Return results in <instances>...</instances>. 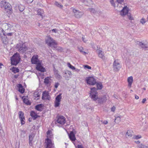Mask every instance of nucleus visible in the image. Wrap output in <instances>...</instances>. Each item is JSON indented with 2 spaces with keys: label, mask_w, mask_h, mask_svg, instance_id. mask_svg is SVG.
I'll return each instance as SVG.
<instances>
[{
  "label": "nucleus",
  "mask_w": 148,
  "mask_h": 148,
  "mask_svg": "<svg viewBox=\"0 0 148 148\" xmlns=\"http://www.w3.org/2000/svg\"><path fill=\"white\" fill-rule=\"evenodd\" d=\"M16 48L18 52L22 53H24L27 49L25 43L22 41H20L16 45Z\"/></svg>",
  "instance_id": "nucleus-1"
},
{
  "label": "nucleus",
  "mask_w": 148,
  "mask_h": 148,
  "mask_svg": "<svg viewBox=\"0 0 148 148\" xmlns=\"http://www.w3.org/2000/svg\"><path fill=\"white\" fill-rule=\"evenodd\" d=\"M45 41L48 46L55 49L57 48V43L51 37L49 36L47 37L46 38Z\"/></svg>",
  "instance_id": "nucleus-2"
},
{
  "label": "nucleus",
  "mask_w": 148,
  "mask_h": 148,
  "mask_svg": "<svg viewBox=\"0 0 148 148\" xmlns=\"http://www.w3.org/2000/svg\"><path fill=\"white\" fill-rule=\"evenodd\" d=\"M20 59L19 54L16 53L11 58V64L12 65H16L18 63Z\"/></svg>",
  "instance_id": "nucleus-3"
},
{
  "label": "nucleus",
  "mask_w": 148,
  "mask_h": 148,
  "mask_svg": "<svg viewBox=\"0 0 148 148\" xmlns=\"http://www.w3.org/2000/svg\"><path fill=\"white\" fill-rule=\"evenodd\" d=\"M129 11L128 8L126 6L123 8V9L120 12V14L122 16L125 15L127 14V16L129 20H134L133 18L131 15L130 13H128Z\"/></svg>",
  "instance_id": "nucleus-4"
},
{
  "label": "nucleus",
  "mask_w": 148,
  "mask_h": 148,
  "mask_svg": "<svg viewBox=\"0 0 148 148\" xmlns=\"http://www.w3.org/2000/svg\"><path fill=\"white\" fill-rule=\"evenodd\" d=\"M90 96L94 101H95L98 99L97 93L95 88L93 87L91 88Z\"/></svg>",
  "instance_id": "nucleus-5"
},
{
  "label": "nucleus",
  "mask_w": 148,
  "mask_h": 148,
  "mask_svg": "<svg viewBox=\"0 0 148 148\" xmlns=\"http://www.w3.org/2000/svg\"><path fill=\"white\" fill-rule=\"evenodd\" d=\"M113 70L115 71H118L121 68L120 63L117 59H114L113 63Z\"/></svg>",
  "instance_id": "nucleus-6"
},
{
  "label": "nucleus",
  "mask_w": 148,
  "mask_h": 148,
  "mask_svg": "<svg viewBox=\"0 0 148 148\" xmlns=\"http://www.w3.org/2000/svg\"><path fill=\"white\" fill-rule=\"evenodd\" d=\"M86 81L87 84L89 85H94L96 83L95 79L91 77H86Z\"/></svg>",
  "instance_id": "nucleus-7"
},
{
  "label": "nucleus",
  "mask_w": 148,
  "mask_h": 148,
  "mask_svg": "<svg viewBox=\"0 0 148 148\" xmlns=\"http://www.w3.org/2000/svg\"><path fill=\"white\" fill-rule=\"evenodd\" d=\"M45 143L46 144L45 148H54V143L49 138H47L46 139Z\"/></svg>",
  "instance_id": "nucleus-8"
},
{
  "label": "nucleus",
  "mask_w": 148,
  "mask_h": 148,
  "mask_svg": "<svg viewBox=\"0 0 148 148\" xmlns=\"http://www.w3.org/2000/svg\"><path fill=\"white\" fill-rule=\"evenodd\" d=\"M62 94L60 93L57 95L56 98L54 102L55 107H58L60 104V101L62 98Z\"/></svg>",
  "instance_id": "nucleus-9"
},
{
  "label": "nucleus",
  "mask_w": 148,
  "mask_h": 148,
  "mask_svg": "<svg viewBox=\"0 0 148 148\" xmlns=\"http://www.w3.org/2000/svg\"><path fill=\"white\" fill-rule=\"evenodd\" d=\"M73 11L74 13V16L77 18H81L84 14L83 12L74 9H73Z\"/></svg>",
  "instance_id": "nucleus-10"
},
{
  "label": "nucleus",
  "mask_w": 148,
  "mask_h": 148,
  "mask_svg": "<svg viewBox=\"0 0 148 148\" xmlns=\"http://www.w3.org/2000/svg\"><path fill=\"white\" fill-rule=\"evenodd\" d=\"M56 122L60 124L63 125L65 123V119L63 116H60L58 117Z\"/></svg>",
  "instance_id": "nucleus-11"
},
{
  "label": "nucleus",
  "mask_w": 148,
  "mask_h": 148,
  "mask_svg": "<svg viewBox=\"0 0 148 148\" xmlns=\"http://www.w3.org/2000/svg\"><path fill=\"white\" fill-rule=\"evenodd\" d=\"M36 69V70L41 72H43L45 71V69L42 66V62L37 63Z\"/></svg>",
  "instance_id": "nucleus-12"
},
{
  "label": "nucleus",
  "mask_w": 148,
  "mask_h": 148,
  "mask_svg": "<svg viewBox=\"0 0 148 148\" xmlns=\"http://www.w3.org/2000/svg\"><path fill=\"white\" fill-rule=\"evenodd\" d=\"M31 62L33 64H37V63L39 62H41V61H40L38 59V56L37 55H34L32 58Z\"/></svg>",
  "instance_id": "nucleus-13"
},
{
  "label": "nucleus",
  "mask_w": 148,
  "mask_h": 148,
  "mask_svg": "<svg viewBox=\"0 0 148 148\" xmlns=\"http://www.w3.org/2000/svg\"><path fill=\"white\" fill-rule=\"evenodd\" d=\"M5 11L8 14H10L12 12V7L11 5L8 3L6 6L4 8Z\"/></svg>",
  "instance_id": "nucleus-14"
},
{
  "label": "nucleus",
  "mask_w": 148,
  "mask_h": 148,
  "mask_svg": "<svg viewBox=\"0 0 148 148\" xmlns=\"http://www.w3.org/2000/svg\"><path fill=\"white\" fill-rule=\"evenodd\" d=\"M18 114L19 118L20 119V120L21 121V124L22 125H23L25 123L24 120H25L24 113L22 111H20Z\"/></svg>",
  "instance_id": "nucleus-15"
},
{
  "label": "nucleus",
  "mask_w": 148,
  "mask_h": 148,
  "mask_svg": "<svg viewBox=\"0 0 148 148\" xmlns=\"http://www.w3.org/2000/svg\"><path fill=\"white\" fill-rule=\"evenodd\" d=\"M114 1L113 0H110V2L111 4L114 7H115L116 6V1L119 3L121 4L123 3L124 0H116Z\"/></svg>",
  "instance_id": "nucleus-16"
},
{
  "label": "nucleus",
  "mask_w": 148,
  "mask_h": 148,
  "mask_svg": "<svg viewBox=\"0 0 148 148\" xmlns=\"http://www.w3.org/2000/svg\"><path fill=\"white\" fill-rule=\"evenodd\" d=\"M42 96V99H48L49 100L50 99V96L49 95V93L46 91L43 92Z\"/></svg>",
  "instance_id": "nucleus-17"
},
{
  "label": "nucleus",
  "mask_w": 148,
  "mask_h": 148,
  "mask_svg": "<svg viewBox=\"0 0 148 148\" xmlns=\"http://www.w3.org/2000/svg\"><path fill=\"white\" fill-rule=\"evenodd\" d=\"M69 136L70 139L72 141H75L76 140L75 134L73 132H71L70 134H69Z\"/></svg>",
  "instance_id": "nucleus-18"
},
{
  "label": "nucleus",
  "mask_w": 148,
  "mask_h": 148,
  "mask_svg": "<svg viewBox=\"0 0 148 148\" xmlns=\"http://www.w3.org/2000/svg\"><path fill=\"white\" fill-rule=\"evenodd\" d=\"M17 86L18 89V91L21 93H23L24 92L25 89L23 88L22 85L21 84H17Z\"/></svg>",
  "instance_id": "nucleus-19"
},
{
  "label": "nucleus",
  "mask_w": 148,
  "mask_h": 148,
  "mask_svg": "<svg viewBox=\"0 0 148 148\" xmlns=\"http://www.w3.org/2000/svg\"><path fill=\"white\" fill-rule=\"evenodd\" d=\"M30 115L34 120L36 119L38 117V116L37 115L36 113L34 111H32L30 112Z\"/></svg>",
  "instance_id": "nucleus-20"
},
{
  "label": "nucleus",
  "mask_w": 148,
  "mask_h": 148,
  "mask_svg": "<svg viewBox=\"0 0 148 148\" xmlns=\"http://www.w3.org/2000/svg\"><path fill=\"white\" fill-rule=\"evenodd\" d=\"M133 82V77L132 76L129 77L127 78V82L128 83V86L131 87Z\"/></svg>",
  "instance_id": "nucleus-21"
},
{
  "label": "nucleus",
  "mask_w": 148,
  "mask_h": 148,
  "mask_svg": "<svg viewBox=\"0 0 148 148\" xmlns=\"http://www.w3.org/2000/svg\"><path fill=\"white\" fill-rule=\"evenodd\" d=\"M2 40L3 42L5 45H7L8 44V40L6 37H2Z\"/></svg>",
  "instance_id": "nucleus-22"
},
{
  "label": "nucleus",
  "mask_w": 148,
  "mask_h": 148,
  "mask_svg": "<svg viewBox=\"0 0 148 148\" xmlns=\"http://www.w3.org/2000/svg\"><path fill=\"white\" fill-rule=\"evenodd\" d=\"M137 44L141 46L142 48H146L148 47L147 46L146 44H144L141 42L137 41Z\"/></svg>",
  "instance_id": "nucleus-23"
},
{
  "label": "nucleus",
  "mask_w": 148,
  "mask_h": 148,
  "mask_svg": "<svg viewBox=\"0 0 148 148\" xmlns=\"http://www.w3.org/2000/svg\"><path fill=\"white\" fill-rule=\"evenodd\" d=\"M8 3L5 1H2L0 3V5L2 8L4 9Z\"/></svg>",
  "instance_id": "nucleus-24"
},
{
  "label": "nucleus",
  "mask_w": 148,
  "mask_h": 148,
  "mask_svg": "<svg viewBox=\"0 0 148 148\" xmlns=\"http://www.w3.org/2000/svg\"><path fill=\"white\" fill-rule=\"evenodd\" d=\"M42 105L40 104L36 106L35 109L39 111H42Z\"/></svg>",
  "instance_id": "nucleus-25"
},
{
  "label": "nucleus",
  "mask_w": 148,
  "mask_h": 148,
  "mask_svg": "<svg viewBox=\"0 0 148 148\" xmlns=\"http://www.w3.org/2000/svg\"><path fill=\"white\" fill-rule=\"evenodd\" d=\"M54 75L55 77L58 80H60L62 79V76L58 73L57 71L55 72Z\"/></svg>",
  "instance_id": "nucleus-26"
},
{
  "label": "nucleus",
  "mask_w": 148,
  "mask_h": 148,
  "mask_svg": "<svg viewBox=\"0 0 148 148\" xmlns=\"http://www.w3.org/2000/svg\"><path fill=\"white\" fill-rule=\"evenodd\" d=\"M37 14L38 15H40L42 17L43 16V14L44 13V11L42 10H41V9H38L37 11Z\"/></svg>",
  "instance_id": "nucleus-27"
},
{
  "label": "nucleus",
  "mask_w": 148,
  "mask_h": 148,
  "mask_svg": "<svg viewBox=\"0 0 148 148\" xmlns=\"http://www.w3.org/2000/svg\"><path fill=\"white\" fill-rule=\"evenodd\" d=\"M18 8L20 11L22 12L25 9V7L21 4L18 5Z\"/></svg>",
  "instance_id": "nucleus-28"
},
{
  "label": "nucleus",
  "mask_w": 148,
  "mask_h": 148,
  "mask_svg": "<svg viewBox=\"0 0 148 148\" xmlns=\"http://www.w3.org/2000/svg\"><path fill=\"white\" fill-rule=\"evenodd\" d=\"M121 116H117V117H115V122L116 123H119L121 121Z\"/></svg>",
  "instance_id": "nucleus-29"
},
{
  "label": "nucleus",
  "mask_w": 148,
  "mask_h": 148,
  "mask_svg": "<svg viewBox=\"0 0 148 148\" xmlns=\"http://www.w3.org/2000/svg\"><path fill=\"white\" fill-rule=\"evenodd\" d=\"M107 96L106 94L102 95V103L105 102L107 100Z\"/></svg>",
  "instance_id": "nucleus-30"
},
{
  "label": "nucleus",
  "mask_w": 148,
  "mask_h": 148,
  "mask_svg": "<svg viewBox=\"0 0 148 148\" xmlns=\"http://www.w3.org/2000/svg\"><path fill=\"white\" fill-rule=\"evenodd\" d=\"M44 82L46 84H48L50 83L51 82L50 81V78L48 77L45 78L44 79Z\"/></svg>",
  "instance_id": "nucleus-31"
},
{
  "label": "nucleus",
  "mask_w": 148,
  "mask_h": 148,
  "mask_svg": "<svg viewBox=\"0 0 148 148\" xmlns=\"http://www.w3.org/2000/svg\"><path fill=\"white\" fill-rule=\"evenodd\" d=\"M96 52L98 53V56L101 58H102V51L99 50V49H97L96 50Z\"/></svg>",
  "instance_id": "nucleus-32"
},
{
  "label": "nucleus",
  "mask_w": 148,
  "mask_h": 148,
  "mask_svg": "<svg viewBox=\"0 0 148 148\" xmlns=\"http://www.w3.org/2000/svg\"><path fill=\"white\" fill-rule=\"evenodd\" d=\"M23 101L24 103L27 105H30L31 104L30 102L27 99H23Z\"/></svg>",
  "instance_id": "nucleus-33"
},
{
  "label": "nucleus",
  "mask_w": 148,
  "mask_h": 148,
  "mask_svg": "<svg viewBox=\"0 0 148 148\" xmlns=\"http://www.w3.org/2000/svg\"><path fill=\"white\" fill-rule=\"evenodd\" d=\"M47 137H48V138H51L52 136V134L51 132L49 130L47 132Z\"/></svg>",
  "instance_id": "nucleus-34"
},
{
  "label": "nucleus",
  "mask_w": 148,
  "mask_h": 148,
  "mask_svg": "<svg viewBox=\"0 0 148 148\" xmlns=\"http://www.w3.org/2000/svg\"><path fill=\"white\" fill-rule=\"evenodd\" d=\"M133 132L130 130H127V135L129 137H131L132 136Z\"/></svg>",
  "instance_id": "nucleus-35"
},
{
  "label": "nucleus",
  "mask_w": 148,
  "mask_h": 148,
  "mask_svg": "<svg viewBox=\"0 0 148 148\" xmlns=\"http://www.w3.org/2000/svg\"><path fill=\"white\" fill-rule=\"evenodd\" d=\"M78 49L80 52L82 53L83 54L85 55L87 53L86 52L83 51V47H78Z\"/></svg>",
  "instance_id": "nucleus-36"
},
{
  "label": "nucleus",
  "mask_w": 148,
  "mask_h": 148,
  "mask_svg": "<svg viewBox=\"0 0 148 148\" xmlns=\"http://www.w3.org/2000/svg\"><path fill=\"white\" fill-rule=\"evenodd\" d=\"M88 10L90 11L91 13H95L96 12V11L95 10L92 8H90L88 9Z\"/></svg>",
  "instance_id": "nucleus-37"
},
{
  "label": "nucleus",
  "mask_w": 148,
  "mask_h": 148,
  "mask_svg": "<svg viewBox=\"0 0 148 148\" xmlns=\"http://www.w3.org/2000/svg\"><path fill=\"white\" fill-rule=\"evenodd\" d=\"M68 66L71 69L73 70H75V68L72 65L69 63H68L67 64Z\"/></svg>",
  "instance_id": "nucleus-38"
},
{
  "label": "nucleus",
  "mask_w": 148,
  "mask_h": 148,
  "mask_svg": "<svg viewBox=\"0 0 148 148\" xmlns=\"http://www.w3.org/2000/svg\"><path fill=\"white\" fill-rule=\"evenodd\" d=\"M55 4L58 7L60 8H62L63 7V5L60 3H59L58 2L56 1L55 3Z\"/></svg>",
  "instance_id": "nucleus-39"
},
{
  "label": "nucleus",
  "mask_w": 148,
  "mask_h": 148,
  "mask_svg": "<svg viewBox=\"0 0 148 148\" xmlns=\"http://www.w3.org/2000/svg\"><path fill=\"white\" fill-rule=\"evenodd\" d=\"M12 71L14 73H18L19 71V69L13 67L12 69Z\"/></svg>",
  "instance_id": "nucleus-40"
},
{
  "label": "nucleus",
  "mask_w": 148,
  "mask_h": 148,
  "mask_svg": "<svg viewBox=\"0 0 148 148\" xmlns=\"http://www.w3.org/2000/svg\"><path fill=\"white\" fill-rule=\"evenodd\" d=\"M146 21H147L146 19L143 18L140 19V22L142 25H144L146 22Z\"/></svg>",
  "instance_id": "nucleus-41"
},
{
  "label": "nucleus",
  "mask_w": 148,
  "mask_h": 148,
  "mask_svg": "<svg viewBox=\"0 0 148 148\" xmlns=\"http://www.w3.org/2000/svg\"><path fill=\"white\" fill-rule=\"evenodd\" d=\"M96 85L97 89H102V84L101 83H97Z\"/></svg>",
  "instance_id": "nucleus-42"
},
{
  "label": "nucleus",
  "mask_w": 148,
  "mask_h": 148,
  "mask_svg": "<svg viewBox=\"0 0 148 148\" xmlns=\"http://www.w3.org/2000/svg\"><path fill=\"white\" fill-rule=\"evenodd\" d=\"M141 138V136L140 135H134L133 136V138L136 139H138L140 138Z\"/></svg>",
  "instance_id": "nucleus-43"
},
{
  "label": "nucleus",
  "mask_w": 148,
  "mask_h": 148,
  "mask_svg": "<svg viewBox=\"0 0 148 148\" xmlns=\"http://www.w3.org/2000/svg\"><path fill=\"white\" fill-rule=\"evenodd\" d=\"M63 77H65L66 79L69 80V76H68L67 75V73H65L63 75Z\"/></svg>",
  "instance_id": "nucleus-44"
},
{
  "label": "nucleus",
  "mask_w": 148,
  "mask_h": 148,
  "mask_svg": "<svg viewBox=\"0 0 148 148\" xmlns=\"http://www.w3.org/2000/svg\"><path fill=\"white\" fill-rule=\"evenodd\" d=\"M138 147L139 148H145V145H143L142 144H141L138 145Z\"/></svg>",
  "instance_id": "nucleus-45"
},
{
  "label": "nucleus",
  "mask_w": 148,
  "mask_h": 148,
  "mask_svg": "<svg viewBox=\"0 0 148 148\" xmlns=\"http://www.w3.org/2000/svg\"><path fill=\"white\" fill-rule=\"evenodd\" d=\"M59 85V84L58 83V82L55 83V86H54L56 88H57L58 87Z\"/></svg>",
  "instance_id": "nucleus-46"
},
{
  "label": "nucleus",
  "mask_w": 148,
  "mask_h": 148,
  "mask_svg": "<svg viewBox=\"0 0 148 148\" xmlns=\"http://www.w3.org/2000/svg\"><path fill=\"white\" fill-rule=\"evenodd\" d=\"M84 68H86L89 69H91V67L87 65H86L84 66Z\"/></svg>",
  "instance_id": "nucleus-47"
},
{
  "label": "nucleus",
  "mask_w": 148,
  "mask_h": 148,
  "mask_svg": "<svg viewBox=\"0 0 148 148\" xmlns=\"http://www.w3.org/2000/svg\"><path fill=\"white\" fill-rule=\"evenodd\" d=\"M115 109H116L115 107L114 106H113L111 108V111L114 112V111L115 110Z\"/></svg>",
  "instance_id": "nucleus-48"
},
{
  "label": "nucleus",
  "mask_w": 148,
  "mask_h": 148,
  "mask_svg": "<svg viewBox=\"0 0 148 148\" xmlns=\"http://www.w3.org/2000/svg\"><path fill=\"white\" fill-rule=\"evenodd\" d=\"M27 3H31L33 1V0H25Z\"/></svg>",
  "instance_id": "nucleus-49"
},
{
  "label": "nucleus",
  "mask_w": 148,
  "mask_h": 148,
  "mask_svg": "<svg viewBox=\"0 0 148 148\" xmlns=\"http://www.w3.org/2000/svg\"><path fill=\"white\" fill-rule=\"evenodd\" d=\"M66 73H67V74H68L69 76H71L72 75V73L71 71H67L66 72Z\"/></svg>",
  "instance_id": "nucleus-50"
},
{
  "label": "nucleus",
  "mask_w": 148,
  "mask_h": 148,
  "mask_svg": "<svg viewBox=\"0 0 148 148\" xmlns=\"http://www.w3.org/2000/svg\"><path fill=\"white\" fill-rule=\"evenodd\" d=\"M57 49L58 50V51H62L63 50V49L61 47H58Z\"/></svg>",
  "instance_id": "nucleus-51"
},
{
  "label": "nucleus",
  "mask_w": 148,
  "mask_h": 148,
  "mask_svg": "<svg viewBox=\"0 0 148 148\" xmlns=\"http://www.w3.org/2000/svg\"><path fill=\"white\" fill-rule=\"evenodd\" d=\"M108 121H107L105 120L103 122V123L104 125H106L108 123Z\"/></svg>",
  "instance_id": "nucleus-52"
},
{
  "label": "nucleus",
  "mask_w": 148,
  "mask_h": 148,
  "mask_svg": "<svg viewBox=\"0 0 148 148\" xmlns=\"http://www.w3.org/2000/svg\"><path fill=\"white\" fill-rule=\"evenodd\" d=\"M52 31L53 32H54L56 33L57 32L58 30L56 29H53L52 30Z\"/></svg>",
  "instance_id": "nucleus-53"
},
{
  "label": "nucleus",
  "mask_w": 148,
  "mask_h": 148,
  "mask_svg": "<svg viewBox=\"0 0 148 148\" xmlns=\"http://www.w3.org/2000/svg\"><path fill=\"white\" fill-rule=\"evenodd\" d=\"M146 101V98H144L143 99L142 103H144L145 101Z\"/></svg>",
  "instance_id": "nucleus-54"
},
{
  "label": "nucleus",
  "mask_w": 148,
  "mask_h": 148,
  "mask_svg": "<svg viewBox=\"0 0 148 148\" xmlns=\"http://www.w3.org/2000/svg\"><path fill=\"white\" fill-rule=\"evenodd\" d=\"M34 95H35V97H39L40 96V95L38 93H37L36 94H35Z\"/></svg>",
  "instance_id": "nucleus-55"
},
{
  "label": "nucleus",
  "mask_w": 148,
  "mask_h": 148,
  "mask_svg": "<svg viewBox=\"0 0 148 148\" xmlns=\"http://www.w3.org/2000/svg\"><path fill=\"white\" fill-rule=\"evenodd\" d=\"M12 34H13L12 33H8L7 34V35L8 36H11L12 35Z\"/></svg>",
  "instance_id": "nucleus-56"
},
{
  "label": "nucleus",
  "mask_w": 148,
  "mask_h": 148,
  "mask_svg": "<svg viewBox=\"0 0 148 148\" xmlns=\"http://www.w3.org/2000/svg\"><path fill=\"white\" fill-rule=\"evenodd\" d=\"M32 136H31L30 135L29 136V140L30 141H32Z\"/></svg>",
  "instance_id": "nucleus-57"
},
{
  "label": "nucleus",
  "mask_w": 148,
  "mask_h": 148,
  "mask_svg": "<svg viewBox=\"0 0 148 148\" xmlns=\"http://www.w3.org/2000/svg\"><path fill=\"white\" fill-rule=\"evenodd\" d=\"M135 98L136 99H139V97L137 95H135Z\"/></svg>",
  "instance_id": "nucleus-58"
},
{
  "label": "nucleus",
  "mask_w": 148,
  "mask_h": 148,
  "mask_svg": "<svg viewBox=\"0 0 148 148\" xmlns=\"http://www.w3.org/2000/svg\"><path fill=\"white\" fill-rule=\"evenodd\" d=\"M82 40L83 41H84V42H86V41L85 40V38L83 37H82Z\"/></svg>",
  "instance_id": "nucleus-59"
},
{
  "label": "nucleus",
  "mask_w": 148,
  "mask_h": 148,
  "mask_svg": "<svg viewBox=\"0 0 148 148\" xmlns=\"http://www.w3.org/2000/svg\"><path fill=\"white\" fill-rule=\"evenodd\" d=\"M135 142L137 144H139L140 143V142L138 140L137 141H135Z\"/></svg>",
  "instance_id": "nucleus-60"
},
{
  "label": "nucleus",
  "mask_w": 148,
  "mask_h": 148,
  "mask_svg": "<svg viewBox=\"0 0 148 148\" xmlns=\"http://www.w3.org/2000/svg\"><path fill=\"white\" fill-rule=\"evenodd\" d=\"M3 65V64L2 63H0V69L2 67H1V66Z\"/></svg>",
  "instance_id": "nucleus-61"
},
{
  "label": "nucleus",
  "mask_w": 148,
  "mask_h": 148,
  "mask_svg": "<svg viewBox=\"0 0 148 148\" xmlns=\"http://www.w3.org/2000/svg\"><path fill=\"white\" fill-rule=\"evenodd\" d=\"M79 70H80L79 69H77L75 70V71H76L77 72H78L79 71Z\"/></svg>",
  "instance_id": "nucleus-62"
},
{
  "label": "nucleus",
  "mask_w": 148,
  "mask_h": 148,
  "mask_svg": "<svg viewBox=\"0 0 148 148\" xmlns=\"http://www.w3.org/2000/svg\"><path fill=\"white\" fill-rule=\"evenodd\" d=\"M145 148H148V146H145Z\"/></svg>",
  "instance_id": "nucleus-63"
},
{
  "label": "nucleus",
  "mask_w": 148,
  "mask_h": 148,
  "mask_svg": "<svg viewBox=\"0 0 148 148\" xmlns=\"http://www.w3.org/2000/svg\"><path fill=\"white\" fill-rule=\"evenodd\" d=\"M18 77V76H16V75H15L14 76V77L15 78H16Z\"/></svg>",
  "instance_id": "nucleus-64"
}]
</instances>
